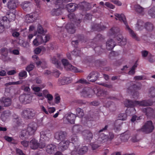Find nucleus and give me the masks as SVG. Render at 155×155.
<instances>
[{
	"instance_id": "7",
	"label": "nucleus",
	"mask_w": 155,
	"mask_h": 155,
	"mask_svg": "<svg viewBox=\"0 0 155 155\" xmlns=\"http://www.w3.org/2000/svg\"><path fill=\"white\" fill-rule=\"evenodd\" d=\"M81 86H79L77 87V89L79 90L81 95L84 97H87L91 95L93 92V91L90 88L88 87H85L83 88H79V87Z\"/></svg>"
},
{
	"instance_id": "11",
	"label": "nucleus",
	"mask_w": 155,
	"mask_h": 155,
	"mask_svg": "<svg viewBox=\"0 0 155 155\" xmlns=\"http://www.w3.org/2000/svg\"><path fill=\"white\" fill-rule=\"evenodd\" d=\"M38 16V14L36 12L27 14L25 16V21L28 23L33 22L36 20Z\"/></svg>"
},
{
	"instance_id": "33",
	"label": "nucleus",
	"mask_w": 155,
	"mask_h": 155,
	"mask_svg": "<svg viewBox=\"0 0 155 155\" xmlns=\"http://www.w3.org/2000/svg\"><path fill=\"white\" fill-rule=\"evenodd\" d=\"M144 23L141 20H138L136 25L135 29L137 30H140L144 28Z\"/></svg>"
},
{
	"instance_id": "52",
	"label": "nucleus",
	"mask_w": 155,
	"mask_h": 155,
	"mask_svg": "<svg viewBox=\"0 0 155 155\" xmlns=\"http://www.w3.org/2000/svg\"><path fill=\"white\" fill-rule=\"evenodd\" d=\"M31 88L32 89L35 91V92H37L38 91H39L40 90L41 88L40 87L37 86H35V85H32Z\"/></svg>"
},
{
	"instance_id": "55",
	"label": "nucleus",
	"mask_w": 155,
	"mask_h": 155,
	"mask_svg": "<svg viewBox=\"0 0 155 155\" xmlns=\"http://www.w3.org/2000/svg\"><path fill=\"white\" fill-rule=\"evenodd\" d=\"M105 5L106 6L111 9H113L115 8V6L114 5L109 2H106Z\"/></svg>"
},
{
	"instance_id": "29",
	"label": "nucleus",
	"mask_w": 155,
	"mask_h": 155,
	"mask_svg": "<svg viewBox=\"0 0 155 155\" xmlns=\"http://www.w3.org/2000/svg\"><path fill=\"white\" fill-rule=\"evenodd\" d=\"M116 38L118 41H120V45H124L127 43V39L125 38H124L122 35L120 34H118L116 37Z\"/></svg>"
},
{
	"instance_id": "51",
	"label": "nucleus",
	"mask_w": 155,
	"mask_h": 155,
	"mask_svg": "<svg viewBox=\"0 0 155 155\" xmlns=\"http://www.w3.org/2000/svg\"><path fill=\"white\" fill-rule=\"evenodd\" d=\"M12 32V35L14 37H18L20 35L19 33L17 31V30H13Z\"/></svg>"
},
{
	"instance_id": "21",
	"label": "nucleus",
	"mask_w": 155,
	"mask_h": 155,
	"mask_svg": "<svg viewBox=\"0 0 155 155\" xmlns=\"http://www.w3.org/2000/svg\"><path fill=\"white\" fill-rule=\"evenodd\" d=\"M69 143V141L68 140L61 141L58 147L59 150L61 151H64L66 150L68 148Z\"/></svg>"
},
{
	"instance_id": "1",
	"label": "nucleus",
	"mask_w": 155,
	"mask_h": 155,
	"mask_svg": "<svg viewBox=\"0 0 155 155\" xmlns=\"http://www.w3.org/2000/svg\"><path fill=\"white\" fill-rule=\"evenodd\" d=\"M125 106L127 107H133L135 106H147L152 105L153 101L150 100H144L141 101H132L126 100L124 102Z\"/></svg>"
},
{
	"instance_id": "26",
	"label": "nucleus",
	"mask_w": 155,
	"mask_h": 155,
	"mask_svg": "<svg viewBox=\"0 0 155 155\" xmlns=\"http://www.w3.org/2000/svg\"><path fill=\"white\" fill-rule=\"evenodd\" d=\"M134 8L135 11L137 13L142 15H143L145 13L144 8L142 7L140 5H135Z\"/></svg>"
},
{
	"instance_id": "19",
	"label": "nucleus",
	"mask_w": 155,
	"mask_h": 155,
	"mask_svg": "<svg viewBox=\"0 0 155 155\" xmlns=\"http://www.w3.org/2000/svg\"><path fill=\"white\" fill-rule=\"evenodd\" d=\"M72 79L70 77H63L59 79L58 83L60 85H64L71 83Z\"/></svg>"
},
{
	"instance_id": "63",
	"label": "nucleus",
	"mask_w": 155,
	"mask_h": 155,
	"mask_svg": "<svg viewBox=\"0 0 155 155\" xmlns=\"http://www.w3.org/2000/svg\"><path fill=\"white\" fill-rule=\"evenodd\" d=\"M16 72L14 70H12L7 72V74L8 75H12L16 73Z\"/></svg>"
},
{
	"instance_id": "12",
	"label": "nucleus",
	"mask_w": 155,
	"mask_h": 155,
	"mask_svg": "<svg viewBox=\"0 0 155 155\" xmlns=\"http://www.w3.org/2000/svg\"><path fill=\"white\" fill-rule=\"evenodd\" d=\"M35 114V110L32 109H27L24 110L22 114V116L24 118H28L34 116Z\"/></svg>"
},
{
	"instance_id": "47",
	"label": "nucleus",
	"mask_w": 155,
	"mask_h": 155,
	"mask_svg": "<svg viewBox=\"0 0 155 155\" xmlns=\"http://www.w3.org/2000/svg\"><path fill=\"white\" fill-rule=\"evenodd\" d=\"M1 54L3 56L4 58H5L7 55L8 51L7 48H2L1 50Z\"/></svg>"
},
{
	"instance_id": "6",
	"label": "nucleus",
	"mask_w": 155,
	"mask_h": 155,
	"mask_svg": "<svg viewBox=\"0 0 155 155\" xmlns=\"http://www.w3.org/2000/svg\"><path fill=\"white\" fill-rule=\"evenodd\" d=\"M154 129V127L151 121H148L146 122L142 128L139 129L140 130L146 133L151 132Z\"/></svg>"
},
{
	"instance_id": "18",
	"label": "nucleus",
	"mask_w": 155,
	"mask_h": 155,
	"mask_svg": "<svg viewBox=\"0 0 155 155\" xmlns=\"http://www.w3.org/2000/svg\"><path fill=\"white\" fill-rule=\"evenodd\" d=\"M76 117L75 115L73 114H69L66 115L64 118V120L66 123H70L71 124H74V120Z\"/></svg>"
},
{
	"instance_id": "39",
	"label": "nucleus",
	"mask_w": 155,
	"mask_h": 155,
	"mask_svg": "<svg viewBox=\"0 0 155 155\" xmlns=\"http://www.w3.org/2000/svg\"><path fill=\"white\" fill-rule=\"evenodd\" d=\"M37 31L39 34L42 35L43 36H44L47 32V30H44L41 25H39L38 26Z\"/></svg>"
},
{
	"instance_id": "22",
	"label": "nucleus",
	"mask_w": 155,
	"mask_h": 155,
	"mask_svg": "<svg viewBox=\"0 0 155 155\" xmlns=\"http://www.w3.org/2000/svg\"><path fill=\"white\" fill-rule=\"evenodd\" d=\"M0 102L5 106H8L11 104L12 100L8 97H3L0 99Z\"/></svg>"
},
{
	"instance_id": "4",
	"label": "nucleus",
	"mask_w": 155,
	"mask_h": 155,
	"mask_svg": "<svg viewBox=\"0 0 155 155\" xmlns=\"http://www.w3.org/2000/svg\"><path fill=\"white\" fill-rule=\"evenodd\" d=\"M50 38L49 35H46L45 37L41 35H38L33 41V45L35 46L46 43Z\"/></svg>"
},
{
	"instance_id": "53",
	"label": "nucleus",
	"mask_w": 155,
	"mask_h": 155,
	"mask_svg": "<svg viewBox=\"0 0 155 155\" xmlns=\"http://www.w3.org/2000/svg\"><path fill=\"white\" fill-rule=\"evenodd\" d=\"M34 67V66L33 64H31L26 67V70L28 72H29L33 69Z\"/></svg>"
},
{
	"instance_id": "48",
	"label": "nucleus",
	"mask_w": 155,
	"mask_h": 155,
	"mask_svg": "<svg viewBox=\"0 0 155 155\" xmlns=\"http://www.w3.org/2000/svg\"><path fill=\"white\" fill-rule=\"evenodd\" d=\"M45 97L47 99L48 102L49 104L51 105L53 104V103L51 102V101L53 100V97L51 94H49Z\"/></svg>"
},
{
	"instance_id": "50",
	"label": "nucleus",
	"mask_w": 155,
	"mask_h": 155,
	"mask_svg": "<svg viewBox=\"0 0 155 155\" xmlns=\"http://www.w3.org/2000/svg\"><path fill=\"white\" fill-rule=\"evenodd\" d=\"M18 75L20 77L25 78L27 76V73L26 71H22L19 72Z\"/></svg>"
},
{
	"instance_id": "9",
	"label": "nucleus",
	"mask_w": 155,
	"mask_h": 155,
	"mask_svg": "<svg viewBox=\"0 0 155 155\" xmlns=\"http://www.w3.org/2000/svg\"><path fill=\"white\" fill-rule=\"evenodd\" d=\"M0 20L1 23H0V33H1L4 31V28L9 27V25H8V24H9L10 22L8 21V18L6 15L2 17Z\"/></svg>"
},
{
	"instance_id": "61",
	"label": "nucleus",
	"mask_w": 155,
	"mask_h": 155,
	"mask_svg": "<svg viewBox=\"0 0 155 155\" xmlns=\"http://www.w3.org/2000/svg\"><path fill=\"white\" fill-rule=\"evenodd\" d=\"M60 96L58 95H56L55 98V102L57 104H58L60 102Z\"/></svg>"
},
{
	"instance_id": "57",
	"label": "nucleus",
	"mask_w": 155,
	"mask_h": 155,
	"mask_svg": "<svg viewBox=\"0 0 155 155\" xmlns=\"http://www.w3.org/2000/svg\"><path fill=\"white\" fill-rule=\"evenodd\" d=\"M22 145L24 147H26L29 145L28 142L26 140H23L21 142Z\"/></svg>"
},
{
	"instance_id": "64",
	"label": "nucleus",
	"mask_w": 155,
	"mask_h": 155,
	"mask_svg": "<svg viewBox=\"0 0 155 155\" xmlns=\"http://www.w3.org/2000/svg\"><path fill=\"white\" fill-rule=\"evenodd\" d=\"M49 92L48 90H43L42 91V94L45 97H46L48 94H49Z\"/></svg>"
},
{
	"instance_id": "42",
	"label": "nucleus",
	"mask_w": 155,
	"mask_h": 155,
	"mask_svg": "<svg viewBox=\"0 0 155 155\" xmlns=\"http://www.w3.org/2000/svg\"><path fill=\"white\" fill-rule=\"evenodd\" d=\"M9 114L8 112L5 111H3L1 115V119L2 120L4 121H5Z\"/></svg>"
},
{
	"instance_id": "38",
	"label": "nucleus",
	"mask_w": 155,
	"mask_h": 155,
	"mask_svg": "<svg viewBox=\"0 0 155 155\" xmlns=\"http://www.w3.org/2000/svg\"><path fill=\"white\" fill-rule=\"evenodd\" d=\"M51 62L54 64L57 68H60L61 64L58 62V60L55 57H54L51 58Z\"/></svg>"
},
{
	"instance_id": "2",
	"label": "nucleus",
	"mask_w": 155,
	"mask_h": 155,
	"mask_svg": "<svg viewBox=\"0 0 155 155\" xmlns=\"http://www.w3.org/2000/svg\"><path fill=\"white\" fill-rule=\"evenodd\" d=\"M90 3L84 2L80 3L78 5L73 3H70L66 6L67 10L69 12H73L75 10L77 7L80 9L87 10L89 8Z\"/></svg>"
},
{
	"instance_id": "41",
	"label": "nucleus",
	"mask_w": 155,
	"mask_h": 155,
	"mask_svg": "<svg viewBox=\"0 0 155 155\" xmlns=\"http://www.w3.org/2000/svg\"><path fill=\"white\" fill-rule=\"evenodd\" d=\"M148 14L152 18H155V6L152 7L148 11Z\"/></svg>"
},
{
	"instance_id": "43",
	"label": "nucleus",
	"mask_w": 155,
	"mask_h": 155,
	"mask_svg": "<svg viewBox=\"0 0 155 155\" xmlns=\"http://www.w3.org/2000/svg\"><path fill=\"white\" fill-rule=\"evenodd\" d=\"M81 128V126L80 125H75L73 127L72 131L74 134L78 133L80 130Z\"/></svg>"
},
{
	"instance_id": "49",
	"label": "nucleus",
	"mask_w": 155,
	"mask_h": 155,
	"mask_svg": "<svg viewBox=\"0 0 155 155\" xmlns=\"http://www.w3.org/2000/svg\"><path fill=\"white\" fill-rule=\"evenodd\" d=\"M25 104L30 103L31 100V97L28 95L25 94Z\"/></svg>"
},
{
	"instance_id": "8",
	"label": "nucleus",
	"mask_w": 155,
	"mask_h": 155,
	"mask_svg": "<svg viewBox=\"0 0 155 155\" xmlns=\"http://www.w3.org/2000/svg\"><path fill=\"white\" fill-rule=\"evenodd\" d=\"M127 114H119L118 118V119L116 120L115 122L114 129L117 130L120 129V127L122 123L120 121V120H124L126 119Z\"/></svg>"
},
{
	"instance_id": "54",
	"label": "nucleus",
	"mask_w": 155,
	"mask_h": 155,
	"mask_svg": "<svg viewBox=\"0 0 155 155\" xmlns=\"http://www.w3.org/2000/svg\"><path fill=\"white\" fill-rule=\"evenodd\" d=\"M97 143H91V145L93 150H95L99 147V145L97 144Z\"/></svg>"
},
{
	"instance_id": "15",
	"label": "nucleus",
	"mask_w": 155,
	"mask_h": 155,
	"mask_svg": "<svg viewBox=\"0 0 155 155\" xmlns=\"http://www.w3.org/2000/svg\"><path fill=\"white\" fill-rule=\"evenodd\" d=\"M67 136L66 133L62 131H59L55 134L54 137L57 140H62L64 139Z\"/></svg>"
},
{
	"instance_id": "34",
	"label": "nucleus",
	"mask_w": 155,
	"mask_h": 155,
	"mask_svg": "<svg viewBox=\"0 0 155 155\" xmlns=\"http://www.w3.org/2000/svg\"><path fill=\"white\" fill-rule=\"evenodd\" d=\"M97 96H100L103 98L107 96L108 94V92L105 90H99L97 94Z\"/></svg>"
},
{
	"instance_id": "46",
	"label": "nucleus",
	"mask_w": 155,
	"mask_h": 155,
	"mask_svg": "<svg viewBox=\"0 0 155 155\" xmlns=\"http://www.w3.org/2000/svg\"><path fill=\"white\" fill-rule=\"evenodd\" d=\"M87 146H84L79 149L78 151V153L79 154H83L87 152Z\"/></svg>"
},
{
	"instance_id": "10",
	"label": "nucleus",
	"mask_w": 155,
	"mask_h": 155,
	"mask_svg": "<svg viewBox=\"0 0 155 155\" xmlns=\"http://www.w3.org/2000/svg\"><path fill=\"white\" fill-rule=\"evenodd\" d=\"M64 1L61 0H58L56 1V4L59 6L60 8L58 9H54L51 12V14L53 15H61L62 13L60 8L61 5H64Z\"/></svg>"
},
{
	"instance_id": "31",
	"label": "nucleus",
	"mask_w": 155,
	"mask_h": 155,
	"mask_svg": "<svg viewBox=\"0 0 155 155\" xmlns=\"http://www.w3.org/2000/svg\"><path fill=\"white\" fill-rule=\"evenodd\" d=\"M115 46V43L112 39L108 40L106 43V48L108 50L112 49Z\"/></svg>"
},
{
	"instance_id": "56",
	"label": "nucleus",
	"mask_w": 155,
	"mask_h": 155,
	"mask_svg": "<svg viewBox=\"0 0 155 155\" xmlns=\"http://www.w3.org/2000/svg\"><path fill=\"white\" fill-rule=\"evenodd\" d=\"M140 119V117H138L136 115L133 116L131 119V121L133 122H134L135 121H137Z\"/></svg>"
},
{
	"instance_id": "27",
	"label": "nucleus",
	"mask_w": 155,
	"mask_h": 155,
	"mask_svg": "<svg viewBox=\"0 0 155 155\" xmlns=\"http://www.w3.org/2000/svg\"><path fill=\"white\" fill-rule=\"evenodd\" d=\"M16 0H10L8 1L7 4V6L9 9H12L16 7Z\"/></svg>"
},
{
	"instance_id": "60",
	"label": "nucleus",
	"mask_w": 155,
	"mask_h": 155,
	"mask_svg": "<svg viewBox=\"0 0 155 155\" xmlns=\"http://www.w3.org/2000/svg\"><path fill=\"white\" fill-rule=\"evenodd\" d=\"M77 83L82 84H86L87 83V81L84 79H81L77 81Z\"/></svg>"
},
{
	"instance_id": "20",
	"label": "nucleus",
	"mask_w": 155,
	"mask_h": 155,
	"mask_svg": "<svg viewBox=\"0 0 155 155\" xmlns=\"http://www.w3.org/2000/svg\"><path fill=\"white\" fill-rule=\"evenodd\" d=\"M32 5L31 3L28 1H25L22 2L21 4V7L22 9L26 11H30Z\"/></svg>"
},
{
	"instance_id": "37",
	"label": "nucleus",
	"mask_w": 155,
	"mask_h": 155,
	"mask_svg": "<svg viewBox=\"0 0 155 155\" xmlns=\"http://www.w3.org/2000/svg\"><path fill=\"white\" fill-rule=\"evenodd\" d=\"M120 29L117 27H113L110 31L109 34L110 35L117 34L120 32Z\"/></svg>"
},
{
	"instance_id": "24",
	"label": "nucleus",
	"mask_w": 155,
	"mask_h": 155,
	"mask_svg": "<svg viewBox=\"0 0 155 155\" xmlns=\"http://www.w3.org/2000/svg\"><path fill=\"white\" fill-rule=\"evenodd\" d=\"M130 133L129 131H126L121 134L120 139L122 142H127L130 138Z\"/></svg>"
},
{
	"instance_id": "30",
	"label": "nucleus",
	"mask_w": 155,
	"mask_h": 155,
	"mask_svg": "<svg viewBox=\"0 0 155 155\" xmlns=\"http://www.w3.org/2000/svg\"><path fill=\"white\" fill-rule=\"evenodd\" d=\"M66 28L68 32L71 34L75 32V30L73 24L68 23L66 25Z\"/></svg>"
},
{
	"instance_id": "3",
	"label": "nucleus",
	"mask_w": 155,
	"mask_h": 155,
	"mask_svg": "<svg viewBox=\"0 0 155 155\" xmlns=\"http://www.w3.org/2000/svg\"><path fill=\"white\" fill-rule=\"evenodd\" d=\"M115 15L116 17L115 18L116 20H117L118 19L119 21H122L124 22L126 25V29L128 31L130 35L133 38H135L137 40H139L137 38V36L136 34L128 25L125 15L122 14H119L117 13L115 14Z\"/></svg>"
},
{
	"instance_id": "16",
	"label": "nucleus",
	"mask_w": 155,
	"mask_h": 155,
	"mask_svg": "<svg viewBox=\"0 0 155 155\" xmlns=\"http://www.w3.org/2000/svg\"><path fill=\"white\" fill-rule=\"evenodd\" d=\"M32 58L38 66L40 65L43 68H45L46 67V63L44 60H39L38 57L36 55L33 56Z\"/></svg>"
},
{
	"instance_id": "5",
	"label": "nucleus",
	"mask_w": 155,
	"mask_h": 155,
	"mask_svg": "<svg viewBox=\"0 0 155 155\" xmlns=\"http://www.w3.org/2000/svg\"><path fill=\"white\" fill-rule=\"evenodd\" d=\"M61 62L64 68L67 70L71 71L75 73L81 72L82 71L79 70L75 67L70 64L68 60L66 59H63Z\"/></svg>"
},
{
	"instance_id": "35",
	"label": "nucleus",
	"mask_w": 155,
	"mask_h": 155,
	"mask_svg": "<svg viewBox=\"0 0 155 155\" xmlns=\"http://www.w3.org/2000/svg\"><path fill=\"white\" fill-rule=\"evenodd\" d=\"M71 141H72V143L74 145V146L76 150L77 151L78 150L76 149V148H77L76 147L77 146H76V145H78L79 144V143H78V138L75 135L73 134L71 138Z\"/></svg>"
},
{
	"instance_id": "44",
	"label": "nucleus",
	"mask_w": 155,
	"mask_h": 155,
	"mask_svg": "<svg viewBox=\"0 0 155 155\" xmlns=\"http://www.w3.org/2000/svg\"><path fill=\"white\" fill-rule=\"evenodd\" d=\"M148 96L152 97H155V88L154 87H151L149 90Z\"/></svg>"
},
{
	"instance_id": "25",
	"label": "nucleus",
	"mask_w": 155,
	"mask_h": 155,
	"mask_svg": "<svg viewBox=\"0 0 155 155\" xmlns=\"http://www.w3.org/2000/svg\"><path fill=\"white\" fill-rule=\"evenodd\" d=\"M51 136V134L49 131H42L41 132V138L45 140H48Z\"/></svg>"
},
{
	"instance_id": "17",
	"label": "nucleus",
	"mask_w": 155,
	"mask_h": 155,
	"mask_svg": "<svg viewBox=\"0 0 155 155\" xmlns=\"http://www.w3.org/2000/svg\"><path fill=\"white\" fill-rule=\"evenodd\" d=\"M99 77V74L97 72L93 71L90 73L87 77L88 81L94 82L96 81Z\"/></svg>"
},
{
	"instance_id": "40",
	"label": "nucleus",
	"mask_w": 155,
	"mask_h": 155,
	"mask_svg": "<svg viewBox=\"0 0 155 155\" xmlns=\"http://www.w3.org/2000/svg\"><path fill=\"white\" fill-rule=\"evenodd\" d=\"M8 18V21L9 22L14 21L15 19V15L13 13L9 12L6 14Z\"/></svg>"
},
{
	"instance_id": "59",
	"label": "nucleus",
	"mask_w": 155,
	"mask_h": 155,
	"mask_svg": "<svg viewBox=\"0 0 155 155\" xmlns=\"http://www.w3.org/2000/svg\"><path fill=\"white\" fill-rule=\"evenodd\" d=\"M27 134H28V131H27L26 130H23L21 131V136L22 137H24L27 135Z\"/></svg>"
},
{
	"instance_id": "32",
	"label": "nucleus",
	"mask_w": 155,
	"mask_h": 155,
	"mask_svg": "<svg viewBox=\"0 0 155 155\" xmlns=\"http://www.w3.org/2000/svg\"><path fill=\"white\" fill-rule=\"evenodd\" d=\"M108 139V137L104 134H101L98 138V141L101 142H104L106 141Z\"/></svg>"
},
{
	"instance_id": "58",
	"label": "nucleus",
	"mask_w": 155,
	"mask_h": 155,
	"mask_svg": "<svg viewBox=\"0 0 155 155\" xmlns=\"http://www.w3.org/2000/svg\"><path fill=\"white\" fill-rule=\"evenodd\" d=\"M19 100L21 102L25 104V94L20 96L19 97Z\"/></svg>"
},
{
	"instance_id": "14",
	"label": "nucleus",
	"mask_w": 155,
	"mask_h": 155,
	"mask_svg": "<svg viewBox=\"0 0 155 155\" xmlns=\"http://www.w3.org/2000/svg\"><path fill=\"white\" fill-rule=\"evenodd\" d=\"M29 145L30 147L32 149L35 150L37 149L39 147L40 148H42L45 146V144L44 143L42 145H39L38 143L37 140L35 139H32L30 141Z\"/></svg>"
},
{
	"instance_id": "62",
	"label": "nucleus",
	"mask_w": 155,
	"mask_h": 155,
	"mask_svg": "<svg viewBox=\"0 0 155 155\" xmlns=\"http://www.w3.org/2000/svg\"><path fill=\"white\" fill-rule=\"evenodd\" d=\"M146 28L149 31H151L153 29V26L152 24L149 23L147 25Z\"/></svg>"
},
{
	"instance_id": "36",
	"label": "nucleus",
	"mask_w": 155,
	"mask_h": 155,
	"mask_svg": "<svg viewBox=\"0 0 155 155\" xmlns=\"http://www.w3.org/2000/svg\"><path fill=\"white\" fill-rule=\"evenodd\" d=\"M142 111L147 116H149L154 112V110L150 107L143 108Z\"/></svg>"
},
{
	"instance_id": "28",
	"label": "nucleus",
	"mask_w": 155,
	"mask_h": 155,
	"mask_svg": "<svg viewBox=\"0 0 155 155\" xmlns=\"http://www.w3.org/2000/svg\"><path fill=\"white\" fill-rule=\"evenodd\" d=\"M56 150V146L53 144H49L47 146L46 148V151L48 153L52 154Z\"/></svg>"
},
{
	"instance_id": "13",
	"label": "nucleus",
	"mask_w": 155,
	"mask_h": 155,
	"mask_svg": "<svg viewBox=\"0 0 155 155\" xmlns=\"http://www.w3.org/2000/svg\"><path fill=\"white\" fill-rule=\"evenodd\" d=\"M37 128V124L34 122H32L29 124L27 128L28 134L32 135L34 134Z\"/></svg>"
},
{
	"instance_id": "45",
	"label": "nucleus",
	"mask_w": 155,
	"mask_h": 155,
	"mask_svg": "<svg viewBox=\"0 0 155 155\" xmlns=\"http://www.w3.org/2000/svg\"><path fill=\"white\" fill-rule=\"evenodd\" d=\"M76 114L79 117H82L84 114L83 110L79 108H77L76 110Z\"/></svg>"
},
{
	"instance_id": "23",
	"label": "nucleus",
	"mask_w": 155,
	"mask_h": 155,
	"mask_svg": "<svg viewBox=\"0 0 155 155\" xmlns=\"http://www.w3.org/2000/svg\"><path fill=\"white\" fill-rule=\"evenodd\" d=\"M84 136V138L87 141H90L93 138V134L90 131L86 130L84 131L83 133Z\"/></svg>"
}]
</instances>
